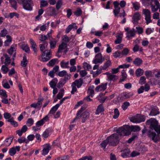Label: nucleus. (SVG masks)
I'll use <instances>...</instances> for the list:
<instances>
[{
    "label": "nucleus",
    "mask_w": 160,
    "mask_h": 160,
    "mask_svg": "<svg viewBox=\"0 0 160 160\" xmlns=\"http://www.w3.org/2000/svg\"><path fill=\"white\" fill-rule=\"evenodd\" d=\"M123 132L121 129L120 127L117 130V132L112 134L107 138V140L109 142V146H115L119 143V136L121 137L125 136L122 135Z\"/></svg>",
    "instance_id": "f257e3e1"
},
{
    "label": "nucleus",
    "mask_w": 160,
    "mask_h": 160,
    "mask_svg": "<svg viewBox=\"0 0 160 160\" xmlns=\"http://www.w3.org/2000/svg\"><path fill=\"white\" fill-rule=\"evenodd\" d=\"M120 128L121 129L123 132L122 133V135L125 136H128L130 135L132 131L134 132L139 131L140 130V127L137 126H130L129 125H125L123 126Z\"/></svg>",
    "instance_id": "f03ea898"
},
{
    "label": "nucleus",
    "mask_w": 160,
    "mask_h": 160,
    "mask_svg": "<svg viewBox=\"0 0 160 160\" xmlns=\"http://www.w3.org/2000/svg\"><path fill=\"white\" fill-rule=\"evenodd\" d=\"M151 129H153L158 133L160 134V125H158V121L156 119L151 118Z\"/></svg>",
    "instance_id": "7ed1b4c3"
},
{
    "label": "nucleus",
    "mask_w": 160,
    "mask_h": 160,
    "mask_svg": "<svg viewBox=\"0 0 160 160\" xmlns=\"http://www.w3.org/2000/svg\"><path fill=\"white\" fill-rule=\"evenodd\" d=\"M52 58V52L50 50H46L43 52L40 58V61L42 62H46Z\"/></svg>",
    "instance_id": "20e7f679"
},
{
    "label": "nucleus",
    "mask_w": 160,
    "mask_h": 160,
    "mask_svg": "<svg viewBox=\"0 0 160 160\" xmlns=\"http://www.w3.org/2000/svg\"><path fill=\"white\" fill-rule=\"evenodd\" d=\"M130 120L131 122L133 123H138L144 122L145 120V118L144 116L143 115L137 114L136 115L130 118Z\"/></svg>",
    "instance_id": "39448f33"
},
{
    "label": "nucleus",
    "mask_w": 160,
    "mask_h": 160,
    "mask_svg": "<svg viewBox=\"0 0 160 160\" xmlns=\"http://www.w3.org/2000/svg\"><path fill=\"white\" fill-rule=\"evenodd\" d=\"M23 8L27 10L31 11L32 10L33 2L32 0H21Z\"/></svg>",
    "instance_id": "423d86ee"
},
{
    "label": "nucleus",
    "mask_w": 160,
    "mask_h": 160,
    "mask_svg": "<svg viewBox=\"0 0 160 160\" xmlns=\"http://www.w3.org/2000/svg\"><path fill=\"white\" fill-rule=\"evenodd\" d=\"M159 3L157 0H151V7L152 12H155L159 8Z\"/></svg>",
    "instance_id": "0eeeda50"
},
{
    "label": "nucleus",
    "mask_w": 160,
    "mask_h": 160,
    "mask_svg": "<svg viewBox=\"0 0 160 160\" xmlns=\"http://www.w3.org/2000/svg\"><path fill=\"white\" fill-rule=\"evenodd\" d=\"M47 14L49 15L56 16L58 14V11L56 8L52 7L48 8L46 9Z\"/></svg>",
    "instance_id": "6e6552de"
},
{
    "label": "nucleus",
    "mask_w": 160,
    "mask_h": 160,
    "mask_svg": "<svg viewBox=\"0 0 160 160\" xmlns=\"http://www.w3.org/2000/svg\"><path fill=\"white\" fill-rule=\"evenodd\" d=\"M142 13L145 17V19L147 24L150 22V11L147 9H144L142 10Z\"/></svg>",
    "instance_id": "1a4fd4ad"
},
{
    "label": "nucleus",
    "mask_w": 160,
    "mask_h": 160,
    "mask_svg": "<svg viewBox=\"0 0 160 160\" xmlns=\"http://www.w3.org/2000/svg\"><path fill=\"white\" fill-rule=\"evenodd\" d=\"M150 89V86L149 84L146 83L145 84L144 86H141L138 89V94H140L143 92L144 90L146 92H148Z\"/></svg>",
    "instance_id": "9d476101"
},
{
    "label": "nucleus",
    "mask_w": 160,
    "mask_h": 160,
    "mask_svg": "<svg viewBox=\"0 0 160 160\" xmlns=\"http://www.w3.org/2000/svg\"><path fill=\"white\" fill-rule=\"evenodd\" d=\"M140 18V16L139 13L138 12L135 13L132 18V22L134 24H137Z\"/></svg>",
    "instance_id": "9b49d317"
},
{
    "label": "nucleus",
    "mask_w": 160,
    "mask_h": 160,
    "mask_svg": "<svg viewBox=\"0 0 160 160\" xmlns=\"http://www.w3.org/2000/svg\"><path fill=\"white\" fill-rule=\"evenodd\" d=\"M51 147L49 143H47L45 145L44 147L42 149V155H46L49 152V151L51 149Z\"/></svg>",
    "instance_id": "f8f14e48"
},
{
    "label": "nucleus",
    "mask_w": 160,
    "mask_h": 160,
    "mask_svg": "<svg viewBox=\"0 0 160 160\" xmlns=\"http://www.w3.org/2000/svg\"><path fill=\"white\" fill-rule=\"evenodd\" d=\"M159 109L156 106H153L151 108V116H156L159 114Z\"/></svg>",
    "instance_id": "ddd939ff"
},
{
    "label": "nucleus",
    "mask_w": 160,
    "mask_h": 160,
    "mask_svg": "<svg viewBox=\"0 0 160 160\" xmlns=\"http://www.w3.org/2000/svg\"><path fill=\"white\" fill-rule=\"evenodd\" d=\"M107 82L102 83L101 85L98 86L95 88V90L97 92L104 90L107 88Z\"/></svg>",
    "instance_id": "4468645a"
},
{
    "label": "nucleus",
    "mask_w": 160,
    "mask_h": 160,
    "mask_svg": "<svg viewBox=\"0 0 160 160\" xmlns=\"http://www.w3.org/2000/svg\"><path fill=\"white\" fill-rule=\"evenodd\" d=\"M106 74L108 76V78L109 80L115 81L117 80L118 78V76L116 75L111 74L109 72H107Z\"/></svg>",
    "instance_id": "2eb2a0df"
},
{
    "label": "nucleus",
    "mask_w": 160,
    "mask_h": 160,
    "mask_svg": "<svg viewBox=\"0 0 160 160\" xmlns=\"http://www.w3.org/2000/svg\"><path fill=\"white\" fill-rule=\"evenodd\" d=\"M83 83V81L82 78H80L78 80H76L75 81L72 83L73 85H74L77 86L78 88H80L82 85Z\"/></svg>",
    "instance_id": "dca6fc26"
},
{
    "label": "nucleus",
    "mask_w": 160,
    "mask_h": 160,
    "mask_svg": "<svg viewBox=\"0 0 160 160\" xmlns=\"http://www.w3.org/2000/svg\"><path fill=\"white\" fill-rule=\"evenodd\" d=\"M89 116V113L87 111L84 112L82 113L79 117H81V116L82 117V122H85L86 120L88 118Z\"/></svg>",
    "instance_id": "f3484780"
},
{
    "label": "nucleus",
    "mask_w": 160,
    "mask_h": 160,
    "mask_svg": "<svg viewBox=\"0 0 160 160\" xmlns=\"http://www.w3.org/2000/svg\"><path fill=\"white\" fill-rule=\"evenodd\" d=\"M67 44L66 43L63 42L59 46L58 50V53H60L62 52L61 50L64 49L65 48H67Z\"/></svg>",
    "instance_id": "a211bd4d"
},
{
    "label": "nucleus",
    "mask_w": 160,
    "mask_h": 160,
    "mask_svg": "<svg viewBox=\"0 0 160 160\" xmlns=\"http://www.w3.org/2000/svg\"><path fill=\"white\" fill-rule=\"evenodd\" d=\"M31 44L32 45V47L35 53H37V45L35 42L32 39H30Z\"/></svg>",
    "instance_id": "6ab92c4d"
},
{
    "label": "nucleus",
    "mask_w": 160,
    "mask_h": 160,
    "mask_svg": "<svg viewBox=\"0 0 160 160\" xmlns=\"http://www.w3.org/2000/svg\"><path fill=\"white\" fill-rule=\"evenodd\" d=\"M121 152H122L121 154V156L123 158H125L128 156L130 151L128 149H125L123 151H121Z\"/></svg>",
    "instance_id": "aec40b11"
},
{
    "label": "nucleus",
    "mask_w": 160,
    "mask_h": 160,
    "mask_svg": "<svg viewBox=\"0 0 160 160\" xmlns=\"http://www.w3.org/2000/svg\"><path fill=\"white\" fill-rule=\"evenodd\" d=\"M52 129L50 128H48L45 131L43 132L42 134V136L45 138H47L49 136V134L50 132L52 131Z\"/></svg>",
    "instance_id": "412c9836"
},
{
    "label": "nucleus",
    "mask_w": 160,
    "mask_h": 160,
    "mask_svg": "<svg viewBox=\"0 0 160 160\" xmlns=\"http://www.w3.org/2000/svg\"><path fill=\"white\" fill-rule=\"evenodd\" d=\"M4 56L5 58L4 63L6 66H8L11 63L10 57H8V55L7 54H5Z\"/></svg>",
    "instance_id": "4be33fe9"
},
{
    "label": "nucleus",
    "mask_w": 160,
    "mask_h": 160,
    "mask_svg": "<svg viewBox=\"0 0 160 160\" xmlns=\"http://www.w3.org/2000/svg\"><path fill=\"white\" fill-rule=\"evenodd\" d=\"M142 62V60L139 58H135L133 62V63L137 66H139Z\"/></svg>",
    "instance_id": "5701e85b"
},
{
    "label": "nucleus",
    "mask_w": 160,
    "mask_h": 160,
    "mask_svg": "<svg viewBox=\"0 0 160 160\" xmlns=\"http://www.w3.org/2000/svg\"><path fill=\"white\" fill-rule=\"evenodd\" d=\"M48 44L47 41L44 42L42 44L39 45L40 49L41 51L43 52V50L47 48Z\"/></svg>",
    "instance_id": "b1692460"
},
{
    "label": "nucleus",
    "mask_w": 160,
    "mask_h": 160,
    "mask_svg": "<svg viewBox=\"0 0 160 160\" xmlns=\"http://www.w3.org/2000/svg\"><path fill=\"white\" fill-rule=\"evenodd\" d=\"M58 60L57 58L52 59L47 64V65L49 66L52 67L56 63L57 61Z\"/></svg>",
    "instance_id": "393cba45"
},
{
    "label": "nucleus",
    "mask_w": 160,
    "mask_h": 160,
    "mask_svg": "<svg viewBox=\"0 0 160 160\" xmlns=\"http://www.w3.org/2000/svg\"><path fill=\"white\" fill-rule=\"evenodd\" d=\"M104 111V109L102 104L99 105L96 110L95 113L96 114H98L101 112Z\"/></svg>",
    "instance_id": "a878e982"
},
{
    "label": "nucleus",
    "mask_w": 160,
    "mask_h": 160,
    "mask_svg": "<svg viewBox=\"0 0 160 160\" xmlns=\"http://www.w3.org/2000/svg\"><path fill=\"white\" fill-rule=\"evenodd\" d=\"M151 135H152V140H153L154 142H156L159 141L158 136L159 134L158 135H158H157L155 133H151Z\"/></svg>",
    "instance_id": "bb28decb"
},
{
    "label": "nucleus",
    "mask_w": 160,
    "mask_h": 160,
    "mask_svg": "<svg viewBox=\"0 0 160 160\" xmlns=\"http://www.w3.org/2000/svg\"><path fill=\"white\" fill-rule=\"evenodd\" d=\"M111 63V61L110 60H108L104 63L103 66H101V67H102V69L103 70L106 69L110 66Z\"/></svg>",
    "instance_id": "cd10ccee"
},
{
    "label": "nucleus",
    "mask_w": 160,
    "mask_h": 160,
    "mask_svg": "<svg viewBox=\"0 0 160 160\" xmlns=\"http://www.w3.org/2000/svg\"><path fill=\"white\" fill-rule=\"evenodd\" d=\"M28 61L25 56L23 57V59L21 62V65L23 67H26L28 64Z\"/></svg>",
    "instance_id": "c85d7f7f"
},
{
    "label": "nucleus",
    "mask_w": 160,
    "mask_h": 160,
    "mask_svg": "<svg viewBox=\"0 0 160 160\" xmlns=\"http://www.w3.org/2000/svg\"><path fill=\"white\" fill-rule=\"evenodd\" d=\"M13 139V136L12 137H12H10L6 138L5 140L6 143H5V145L7 146H9L12 143Z\"/></svg>",
    "instance_id": "c756f323"
},
{
    "label": "nucleus",
    "mask_w": 160,
    "mask_h": 160,
    "mask_svg": "<svg viewBox=\"0 0 160 160\" xmlns=\"http://www.w3.org/2000/svg\"><path fill=\"white\" fill-rule=\"evenodd\" d=\"M59 107V105L58 104H57L56 105L51 108L49 112V113L50 114H54Z\"/></svg>",
    "instance_id": "7c9ffc66"
},
{
    "label": "nucleus",
    "mask_w": 160,
    "mask_h": 160,
    "mask_svg": "<svg viewBox=\"0 0 160 160\" xmlns=\"http://www.w3.org/2000/svg\"><path fill=\"white\" fill-rule=\"evenodd\" d=\"M7 121L10 122L11 124L14 126V127H17L18 126V123L17 122L14 120L13 117H12L10 119L8 120Z\"/></svg>",
    "instance_id": "2f4dec72"
},
{
    "label": "nucleus",
    "mask_w": 160,
    "mask_h": 160,
    "mask_svg": "<svg viewBox=\"0 0 160 160\" xmlns=\"http://www.w3.org/2000/svg\"><path fill=\"white\" fill-rule=\"evenodd\" d=\"M69 62H65L64 60L60 62V66L63 68H68L69 67L68 66Z\"/></svg>",
    "instance_id": "473e14b6"
},
{
    "label": "nucleus",
    "mask_w": 160,
    "mask_h": 160,
    "mask_svg": "<svg viewBox=\"0 0 160 160\" xmlns=\"http://www.w3.org/2000/svg\"><path fill=\"white\" fill-rule=\"evenodd\" d=\"M132 3L133 5V8L135 10H138L140 8V4L138 2H132Z\"/></svg>",
    "instance_id": "72a5a7b5"
},
{
    "label": "nucleus",
    "mask_w": 160,
    "mask_h": 160,
    "mask_svg": "<svg viewBox=\"0 0 160 160\" xmlns=\"http://www.w3.org/2000/svg\"><path fill=\"white\" fill-rule=\"evenodd\" d=\"M116 39L115 41L114 42L116 44H119L122 42V37L120 34H118L116 36Z\"/></svg>",
    "instance_id": "f704fd0d"
},
{
    "label": "nucleus",
    "mask_w": 160,
    "mask_h": 160,
    "mask_svg": "<svg viewBox=\"0 0 160 160\" xmlns=\"http://www.w3.org/2000/svg\"><path fill=\"white\" fill-rule=\"evenodd\" d=\"M122 78L120 80V82H122L123 81L125 80L127 76L126 72H125L124 70H123L122 72Z\"/></svg>",
    "instance_id": "c9c22d12"
},
{
    "label": "nucleus",
    "mask_w": 160,
    "mask_h": 160,
    "mask_svg": "<svg viewBox=\"0 0 160 160\" xmlns=\"http://www.w3.org/2000/svg\"><path fill=\"white\" fill-rule=\"evenodd\" d=\"M104 58L99 59L98 58H96V59H94L92 62L93 63L97 64L98 63H102L104 61Z\"/></svg>",
    "instance_id": "e433bc0d"
},
{
    "label": "nucleus",
    "mask_w": 160,
    "mask_h": 160,
    "mask_svg": "<svg viewBox=\"0 0 160 160\" xmlns=\"http://www.w3.org/2000/svg\"><path fill=\"white\" fill-rule=\"evenodd\" d=\"M143 73V70L141 68L137 69L136 71V74L137 77H140L142 76Z\"/></svg>",
    "instance_id": "4c0bfd02"
},
{
    "label": "nucleus",
    "mask_w": 160,
    "mask_h": 160,
    "mask_svg": "<svg viewBox=\"0 0 160 160\" xmlns=\"http://www.w3.org/2000/svg\"><path fill=\"white\" fill-rule=\"evenodd\" d=\"M152 74L157 78H160V70H155L153 72V73Z\"/></svg>",
    "instance_id": "58836bf2"
},
{
    "label": "nucleus",
    "mask_w": 160,
    "mask_h": 160,
    "mask_svg": "<svg viewBox=\"0 0 160 160\" xmlns=\"http://www.w3.org/2000/svg\"><path fill=\"white\" fill-rule=\"evenodd\" d=\"M67 72L65 70H62L61 71L59 72L58 73H56V74L57 75H58L60 77H63L67 75Z\"/></svg>",
    "instance_id": "ea45409f"
},
{
    "label": "nucleus",
    "mask_w": 160,
    "mask_h": 160,
    "mask_svg": "<svg viewBox=\"0 0 160 160\" xmlns=\"http://www.w3.org/2000/svg\"><path fill=\"white\" fill-rule=\"evenodd\" d=\"M9 2L11 3L12 7L16 10L17 8L16 1L15 0H10Z\"/></svg>",
    "instance_id": "a19ab883"
},
{
    "label": "nucleus",
    "mask_w": 160,
    "mask_h": 160,
    "mask_svg": "<svg viewBox=\"0 0 160 160\" xmlns=\"http://www.w3.org/2000/svg\"><path fill=\"white\" fill-rule=\"evenodd\" d=\"M38 102L36 104L38 107V110H39L40 109L41 107V105L42 104L43 99V98L40 99L38 98Z\"/></svg>",
    "instance_id": "79ce46f5"
},
{
    "label": "nucleus",
    "mask_w": 160,
    "mask_h": 160,
    "mask_svg": "<svg viewBox=\"0 0 160 160\" xmlns=\"http://www.w3.org/2000/svg\"><path fill=\"white\" fill-rule=\"evenodd\" d=\"M65 83L66 82H65V81H64V80L62 79L61 78V80L58 83V84L57 85V87L58 88H59L61 87H63Z\"/></svg>",
    "instance_id": "37998d69"
},
{
    "label": "nucleus",
    "mask_w": 160,
    "mask_h": 160,
    "mask_svg": "<svg viewBox=\"0 0 160 160\" xmlns=\"http://www.w3.org/2000/svg\"><path fill=\"white\" fill-rule=\"evenodd\" d=\"M48 5L47 1L44 0H42L40 2V8L47 6Z\"/></svg>",
    "instance_id": "c03bdc74"
},
{
    "label": "nucleus",
    "mask_w": 160,
    "mask_h": 160,
    "mask_svg": "<svg viewBox=\"0 0 160 160\" xmlns=\"http://www.w3.org/2000/svg\"><path fill=\"white\" fill-rule=\"evenodd\" d=\"M62 4V0H59L58 1L56 5V9L57 11L61 8Z\"/></svg>",
    "instance_id": "a18cd8bd"
},
{
    "label": "nucleus",
    "mask_w": 160,
    "mask_h": 160,
    "mask_svg": "<svg viewBox=\"0 0 160 160\" xmlns=\"http://www.w3.org/2000/svg\"><path fill=\"white\" fill-rule=\"evenodd\" d=\"M130 103L127 102H124L123 103L122 107V108L124 110H126L128 108V107L129 106Z\"/></svg>",
    "instance_id": "49530a36"
},
{
    "label": "nucleus",
    "mask_w": 160,
    "mask_h": 160,
    "mask_svg": "<svg viewBox=\"0 0 160 160\" xmlns=\"http://www.w3.org/2000/svg\"><path fill=\"white\" fill-rule=\"evenodd\" d=\"M57 41L56 40L50 41V48L51 49L54 48L56 45Z\"/></svg>",
    "instance_id": "de8ad7c7"
},
{
    "label": "nucleus",
    "mask_w": 160,
    "mask_h": 160,
    "mask_svg": "<svg viewBox=\"0 0 160 160\" xmlns=\"http://www.w3.org/2000/svg\"><path fill=\"white\" fill-rule=\"evenodd\" d=\"M130 97L129 93L126 92H123L121 95V98L123 99H126L129 98Z\"/></svg>",
    "instance_id": "09e8293b"
},
{
    "label": "nucleus",
    "mask_w": 160,
    "mask_h": 160,
    "mask_svg": "<svg viewBox=\"0 0 160 160\" xmlns=\"http://www.w3.org/2000/svg\"><path fill=\"white\" fill-rule=\"evenodd\" d=\"M114 114L113 116V118L114 119L117 118L119 116V112L117 108H115L114 110Z\"/></svg>",
    "instance_id": "8fccbe9b"
},
{
    "label": "nucleus",
    "mask_w": 160,
    "mask_h": 160,
    "mask_svg": "<svg viewBox=\"0 0 160 160\" xmlns=\"http://www.w3.org/2000/svg\"><path fill=\"white\" fill-rule=\"evenodd\" d=\"M18 141L20 143H21L24 142L27 143L28 142V141H27V139L24 137H22L21 138H18Z\"/></svg>",
    "instance_id": "3c124183"
},
{
    "label": "nucleus",
    "mask_w": 160,
    "mask_h": 160,
    "mask_svg": "<svg viewBox=\"0 0 160 160\" xmlns=\"http://www.w3.org/2000/svg\"><path fill=\"white\" fill-rule=\"evenodd\" d=\"M74 13L77 16H80L82 13V12L80 8H78L74 12Z\"/></svg>",
    "instance_id": "603ef678"
},
{
    "label": "nucleus",
    "mask_w": 160,
    "mask_h": 160,
    "mask_svg": "<svg viewBox=\"0 0 160 160\" xmlns=\"http://www.w3.org/2000/svg\"><path fill=\"white\" fill-rule=\"evenodd\" d=\"M7 66L3 65L2 67L1 70L4 74L7 73L9 70Z\"/></svg>",
    "instance_id": "864d4df0"
},
{
    "label": "nucleus",
    "mask_w": 160,
    "mask_h": 160,
    "mask_svg": "<svg viewBox=\"0 0 160 160\" xmlns=\"http://www.w3.org/2000/svg\"><path fill=\"white\" fill-rule=\"evenodd\" d=\"M142 132V135H144V134L147 133L148 136L149 137H150V130H148L146 127H144L143 129Z\"/></svg>",
    "instance_id": "5fc2aeb1"
},
{
    "label": "nucleus",
    "mask_w": 160,
    "mask_h": 160,
    "mask_svg": "<svg viewBox=\"0 0 160 160\" xmlns=\"http://www.w3.org/2000/svg\"><path fill=\"white\" fill-rule=\"evenodd\" d=\"M16 149L14 147H13L10 149L9 152L11 156H12L16 154Z\"/></svg>",
    "instance_id": "6e6d98bb"
},
{
    "label": "nucleus",
    "mask_w": 160,
    "mask_h": 160,
    "mask_svg": "<svg viewBox=\"0 0 160 160\" xmlns=\"http://www.w3.org/2000/svg\"><path fill=\"white\" fill-rule=\"evenodd\" d=\"M19 14L17 12H12L9 13V15L7 17L8 18L10 17L11 18H12L14 16H16L17 18H18L19 17Z\"/></svg>",
    "instance_id": "4d7b16f0"
},
{
    "label": "nucleus",
    "mask_w": 160,
    "mask_h": 160,
    "mask_svg": "<svg viewBox=\"0 0 160 160\" xmlns=\"http://www.w3.org/2000/svg\"><path fill=\"white\" fill-rule=\"evenodd\" d=\"M109 144V142H108L107 138L106 139L102 142L101 144V145L102 147L103 148H105L106 146L108 144Z\"/></svg>",
    "instance_id": "13d9d810"
},
{
    "label": "nucleus",
    "mask_w": 160,
    "mask_h": 160,
    "mask_svg": "<svg viewBox=\"0 0 160 160\" xmlns=\"http://www.w3.org/2000/svg\"><path fill=\"white\" fill-rule=\"evenodd\" d=\"M48 37L46 36L43 35V34L41 35L39 37V39L41 41L45 42V40L47 39Z\"/></svg>",
    "instance_id": "bf43d9fd"
},
{
    "label": "nucleus",
    "mask_w": 160,
    "mask_h": 160,
    "mask_svg": "<svg viewBox=\"0 0 160 160\" xmlns=\"http://www.w3.org/2000/svg\"><path fill=\"white\" fill-rule=\"evenodd\" d=\"M83 65L84 68L86 70H88L91 68V66L87 62L84 63Z\"/></svg>",
    "instance_id": "052dcab7"
},
{
    "label": "nucleus",
    "mask_w": 160,
    "mask_h": 160,
    "mask_svg": "<svg viewBox=\"0 0 160 160\" xmlns=\"http://www.w3.org/2000/svg\"><path fill=\"white\" fill-rule=\"evenodd\" d=\"M22 48L25 52H28L29 51L30 49L29 47L27 45H23L22 46Z\"/></svg>",
    "instance_id": "680f3d73"
},
{
    "label": "nucleus",
    "mask_w": 160,
    "mask_h": 160,
    "mask_svg": "<svg viewBox=\"0 0 160 160\" xmlns=\"http://www.w3.org/2000/svg\"><path fill=\"white\" fill-rule=\"evenodd\" d=\"M122 53L120 51L118 50L115 52L113 53V56L115 58H117L120 57Z\"/></svg>",
    "instance_id": "e2e57ef3"
},
{
    "label": "nucleus",
    "mask_w": 160,
    "mask_h": 160,
    "mask_svg": "<svg viewBox=\"0 0 160 160\" xmlns=\"http://www.w3.org/2000/svg\"><path fill=\"white\" fill-rule=\"evenodd\" d=\"M138 138L137 135H134L128 140L127 142L129 143H130L132 141L134 140L135 138Z\"/></svg>",
    "instance_id": "0e129e2a"
},
{
    "label": "nucleus",
    "mask_w": 160,
    "mask_h": 160,
    "mask_svg": "<svg viewBox=\"0 0 160 160\" xmlns=\"http://www.w3.org/2000/svg\"><path fill=\"white\" fill-rule=\"evenodd\" d=\"M72 90L71 92V93L72 94H74L75 93V92L77 91V89L76 88V86L73 85L72 83Z\"/></svg>",
    "instance_id": "69168bd1"
},
{
    "label": "nucleus",
    "mask_w": 160,
    "mask_h": 160,
    "mask_svg": "<svg viewBox=\"0 0 160 160\" xmlns=\"http://www.w3.org/2000/svg\"><path fill=\"white\" fill-rule=\"evenodd\" d=\"M0 95L6 98L8 97L6 92L5 90H0Z\"/></svg>",
    "instance_id": "338daca9"
},
{
    "label": "nucleus",
    "mask_w": 160,
    "mask_h": 160,
    "mask_svg": "<svg viewBox=\"0 0 160 160\" xmlns=\"http://www.w3.org/2000/svg\"><path fill=\"white\" fill-rule=\"evenodd\" d=\"M3 116L5 119H10L11 116V115L8 112H5L3 114Z\"/></svg>",
    "instance_id": "774afa93"
}]
</instances>
